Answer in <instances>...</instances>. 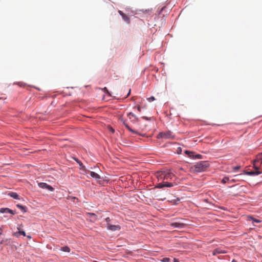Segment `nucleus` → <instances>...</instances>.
<instances>
[{"mask_svg": "<svg viewBox=\"0 0 262 262\" xmlns=\"http://www.w3.org/2000/svg\"><path fill=\"white\" fill-rule=\"evenodd\" d=\"M110 130L111 132H112L113 133H114L115 132V130L112 128V127H110Z\"/></svg>", "mask_w": 262, "mask_h": 262, "instance_id": "obj_34", "label": "nucleus"}, {"mask_svg": "<svg viewBox=\"0 0 262 262\" xmlns=\"http://www.w3.org/2000/svg\"><path fill=\"white\" fill-rule=\"evenodd\" d=\"M239 168V167H238V166L234 167V169L236 170H238Z\"/></svg>", "mask_w": 262, "mask_h": 262, "instance_id": "obj_37", "label": "nucleus"}, {"mask_svg": "<svg viewBox=\"0 0 262 262\" xmlns=\"http://www.w3.org/2000/svg\"><path fill=\"white\" fill-rule=\"evenodd\" d=\"M107 228L108 230H111L112 231H115L120 230L121 227L119 225H113L110 223H108Z\"/></svg>", "mask_w": 262, "mask_h": 262, "instance_id": "obj_8", "label": "nucleus"}, {"mask_svg": "<svg viewBox=\"0 0 262 262\" xmlns=\"http://www.w3.org/2000/svg\"><path fill=\"white\" fill-rule=\"evenodd\" d=\"M164 187H171L173 186V185L172 183L164 182Z\"/></svg>", "mask_w": 262, "mask_h": 262, "instance_id": "obj_22", "label": "nucleus"}, {"mask_svg": "<svg viewBox=\"0 0 262 262\" xmlns=\"http://www.w3.org/2000/svg\"><path fill=\"white\" fill-rule=\"evenodd\" d=\"M61 250L64 252H69L70 251V249L68 246H64L61 248Z\"/></svg>", "mask_w": 262, "mask_h": 262, "instance_id": "obj_20", "label": "nucleus"}, {"mask_svg": "<svg viewBox=\"0 0 262 262\" xmlns=\"http://www.w3.org/2000/svg\"><path fill=\"white\" fill-rule=\"evenodd\" d=\"M72 199L73 200H75V199L78 200V198H77L76 197H73V198H72Z\"/></svg>", "mask_w": 262, "mask_h": 262, "instance_id": "obj_39", "label": "nucleus"}, {"mask_svg": "<svg viewBox=\"0 0 262 262\" xmlns=\"http://www.w3.org/2000/svg\"><path fill=\"white\" fill-rule=\"evenodd\" d=\"M103 92H104V93H106V94H108L110 95V93H109V92H108V90L107 89V88H104L103 89Z\"/></svg>", "mask_w": 262, "mask_h": 262, "instance_id": "obj_28", "label": "nucleus"}, {"mask_svg": "<svg viewBox=\"0 0 262 262\" xmlns=\"http://www.w3.org/2000/svg\"><path fill=\"white\" fill-rule=\"evenodd\" d=\"M202 157V156L199 154L195 155L194 156L193 159H201Z\"/></svg>", "mask_w": 262, "mask_h": 262, "instance_id": "obj_25", "label": "nucleus"}, {"mask_svg": "<svg viewBox=\"0 0 262 262\" xmlns=\"http://www.w3.org/2000/svg\"><path fill=\"white\" fill-rule=\"evenodd\" d=\"M86 215L90 218V221L91 222H94L97 219V215L94 213H86Z\"/></svg>", "mask_w": 262, "mask_h": 262, "instance_id": "obj_11", "label": "nucleus"}, {"mask_svg": "<svg viewBox=\"0 0 262 262\" xmlns=\"http://www.w3.org/2000/svg\"><path fill=\"white\" fill-rule=\"evenodd\" d=\"M105 221L106 222L107 224L108 223H110V222L111 221V219H110V217H106V218L105 219Z\"/></svg>", "mask_w": 262, "mask_h": 262, "instance_id": "obj_30", "label": "nucleus"}, {"mask_svg": "<svg viewBox=\"0 0 262 262\" xmlns=\"http://www.w3.org/2000/svg\"><path fill=\"white\" fill-rule=\"evenodd\" d=\"M76 161L79 164L80 166L81 167V169H83V170H85V166L84 165H83L82 163L80 161H78V160H76Z\"/></svg>", "mask_w": 262, "mask_h": 262, "instance_id": "obj_23", "label": "nucleus"}, {"mask_svg": "<svg viewBox=\"0 0 262 262\" xmlns=\"http://www.w3.org/2000/svg\"><path fill=\"white\" fill-rule=\"evenodd\" d=\"M17 229L19 230L18 232H16L13 234L14 236H18L17 234L19 233L20 234L23 235V236H26V233L24 231H20V228L19 227H17Z\"/></svg>", "mask_w": 262, "mask_h": 262, "instance_id": "obj_17", "label": "nucleus"}, {"mask_svg": "<svg viewBox=\"0 0 262 262\" xmlns=\"http://www.w3.org/2000/svg\"><path fill=\"white\" fill-rule=\"evenodd\" d=\"M209 167V164L206 161H201L196 163L191 167V170L194 172H201L205 171Z\"/></svg>", "mask_w": 262, "mask_h": 262, "instance_id": "obj_1", "label": "nucleus"}, {"mask_svg": "<svg viewBox=\"0 0 262 262\" xmlns=\"http://www.w3.org/2000/svg\"><path fill=\"white\" fill-rule=\"evenodd\" d=\"M157 177L159 181L169 180H172L174 177V175L171 172L161 171L157 173Z\"/></svg>", "mask_w": 262, "mask_h": 262, "instance_id": "obj_2", "label": "nucleus"}, {"mask_svg": "<svg viewBox=\"0 0 262 262\" xmlns=\"http://www.w3.org/2000/svg\"><path fill=\"white\" fill-rule=\"evenodd\" d=\"M155 100V98L154 96H151L148 98H147V100L149 101V102H151L152 101H154Z\"/></svg>", "mask_w": 262, "mask_h": 262, "instance_id": "obj_26", "label": "nucleus"}, {"mask_svg": "<svg viewBox=\"0 0 262 262\" xmlns=\"http://www.w3.org/2000/svg\"><path fill=\"white\" fill-rule=\"evenodd\" d=\"M90 173L91 176L93 178H95L96 179H100V176L98 174L94 171H90Z\"/></svg>", "mask_w": 262, "mask_h": 262, "instance_id": "obj_15", "label": "nucleus"}, {"mask_svg": "<svg viewBox=\"0 0 262 262\" xmlns=\"http://www.w3.org/2000/svg\"><path fill=\"white\" fill-rule=\"evenodd\" d=\"M118 12L125 22L127 23H129V18L128 16H127L122 11L120 10H119Z\"/></svg>", "mask_w": 262, "mask_h": 262, "instance_id": "obj_12", "label": "nucleus"}, {"mask_svg": "<svg viewBox=\"0 0 262 262\" xmlns=\"http://www.w3.org/2000/svg\"><path fill=\"white\" fill-rule=\"evenodd\" d=\"M235 182V180L234 179H231V180L230 179V181H229V183H232V182Z\"/></svg>", "mask_w": 262, "mask_h": 262, "instance_id": "obj_35", "label": "nucleus"}, {"mask_svg": "<svg viewBox=\"0 0 262 262\" xmlns=\"http://www.w3.org/2000/svg\"><path fill=\"white\" fill-rule=\"evenodd\" d=\"M232 262H237V261H236V260H235V259H233V260H232Z\"/></svg>", "mask_w": 262, "mask_h": 262, "instance_id": "obj_40", "label": "nucleus"}, {"mask_svg": "<svg viewBox=\"0 0 262 262\" xmlns=\"http://www.w3.org/2000/svg\"><path fill=\"white\" fill-rule=\"evenodd\" d=\"M169 260H170V259L169 258L165 257V258H163L161 261L163 262H168V261H169Z\"/></svg>", "mask_w": 262, "mask_h": 262, "instance_id": "obj_27", "label": "nucleus"}, {"mask_svg": "<svg viewBox=\"0 0 262 262\" xmlns=\"http://www.w3.org/2000/svg\"><path fill=\"white\" fill-rule=\"evenodd\" d=\"M248 221H252L253 222L257 223H259L261 222L260 220L255 219V218L253 217L252 216H248Z\"/></svg>", "mask_w": 262, "mask_h": 262, "instance_id": "obj_16", "label": "nucleus"}, {"mask_svg": "<svg viewBox=\"0 0 262 262\" xmlns=\"http://www.w3.org/2000/svg\"><path fill=\"white\" fill-rule=\"evenodd\" d=\"M230 181V179L228 178V177H224L222 180V182L223 183H226L227 182H229V181Z\"/></svg>", "mask_w": 262, "mask_h": 262, "instance_id": "obj_24", "label": "nucleus"}, {"mask_svg": "<svg viewBox=\"0 0 262 262\" xmlns=\"http://www.w3.org/2000/svg\"><path fill=\"white\" fill-rule=\"evenodd\" d=\"M0 212L2 213H11L12 214H15L16 213L15 211L12 210H11L8 208H1L0 209Z\"/></svg>", "mask_w": 262, "mask_h": 262, "instance_id": "obj_10", "label": "nucleus"}, {"mask_svg": "<svg viewBox=\"0 0 262 262\" xmlns=\"http://www.w3.org/2000/svg\"><path fill=\"white\" fill-rule=\"evenodd\" d=\"M127 117L130 121L134 123L139 121V118L133 113L130 112L127 114Z\"/></svg>", "mask_w": 262, "mask_h": 262, "instance_id": "obj_7", "label": "nucleus"}, {"mask_svg": "<svg viewBox=\"0 0 262 262\" xmlns=\"http://www.w3.org/2000/svg\"><path fill=\"white\" fill-rule=\"evenodd\" d=\"M38 186L42 189H47L51 191L54 190V188L51 185L47 184L46 183H39Z\"/></svg>", "mask_w": 262, "mask_h": 262, "instance_id": "obj_6", "label": "nucleus"}, {"mask_svg": "<svg viewBox=\"0 0 262 262\" xmlns=\"http://www.w3.org/2000/svg\"><path fill=\"white\" fill-rule=\"evenodd\" d=\"M130 92V90L129 91V92H128V94H127V96L129 95Z\"/></svg>", "mask_w": 262, "mask_h": 262, "instance_id": "obj_42", "label": "nucleus"}, {"mask_svg": "<svg viewBox=\"0 0 262 262\" xmlns=\"http://www.w3.org/2000/svg\"><path fill=\"white\" fill-rule=\"evenodd\" d=\"M27 237H28V238H31V236H30V235H28V236H27Z\"/></svg>", "mask_w": 262, "mask_h": 262, "instance_id": "obj_41", "label": "nucleus"}, {"mask_svg": "<svg viewBox=\"0 0 262 262\" xmlns=\"http://www.w3.org/2000/svg\"><path fill=\"white\" fill-rule=\"evenodd\" d=\"M182 220H183V219H179V221L178 222L171 223L170 226L173 227V228H183L185 226L186 224L181 222V221Z\"/></svg>", "mask_w": 262, "mask_h": 262, "instance_id": "obj_4", "label": "nucleus"}, {"mask_svg": "<svg viewBox=\"0 0 262 262\" xmlns=\"http://www.w3.org/2000/svg\"><path fill=\"white\" fill-rule=\"evenodd\" d=\"M120 120L121 121L123 122V124L124 125V126H125V127L129 130L130 131V132L134 133V134H139L140 135L138 132L132 129L125 122V121L123 119V118H120Z\"/></svg>", "mask_w": 262, "mask_h": 262, "instance_id": "obj_9", "label": "nucleus"}, {"mask_svg": "<svg viewBox=\"0 0 262 262\" xmlns=\"http://www.w3.org/2000/svg\"><path fill=\"white\" fill-rule=\"evenodd\" d=\"M2 233H3V230L2 229V228H0V235H2Z\"/></svg>", "mask_w": 262, "mask_h": 262, "instance_id": "obj_38", "label": "nucleus"}, {"mask_svg": "<svg viewBox=\"0 0 262 262\" xmlns=\"http://www.w3.org/2000/svg\"><path fill=\"white\" fill-rule=\"evenodd\" d=\"M185 153L187 155H188V157L190 158H194V152L192 151H190L188 150H185Z\"/></svg>", "mask_w": 262, "mask_h": 262, "instance_id": "obj_18", "label": "nucleus"}, {"mask_svg": "<svg viewBox=\"0 0 262 262\" xmlns=\"http://www.w3.org/2000/svg\"><path fill=\"white\" fill-rule=\"evenodd\" d=\"M136 108H137V111L139 112H140L141 111V108L140 106H137Z\"/></svg>", "mask_w": 262, "mask_h": 262, "instance_id": "obj_31", "label": "nucleus"}, {"mask_svg": "<svg viewBox=\"0 0 262 262\" xmlns=\"http://www.w3.org/2000/svg\"><path fill=\"white\" fill-rule=\"evenodd\" d=\"M182 152V148L181 147H178L177 149V153L178 154H181Z\"/></svg>", "mask_w": 262, "mask_h": 262, "instance_id": "obj_29", "label": "nucleus"}, {"mask_svg": "<svg viewBox=\"0 0 262 262\" xmlns=\"http://www.w3.org/2000/svg\"><path fill=\"white\" fill-rule=\"evenodd\" d=\"M258 169H255V170L254 171H251L247 172V174L249 176H253V175H258L261 172L257 170Z\"/></svg>", "mask_w": 262, "mask_h": 262, "instance_id": "obj_14", "label": "nucleus"}, {"mask_svg": "<svg viewBox=\"0 0 262 262\" xmlns=\"http://www.w3.org/2000/svg\"><path fill=\"white\" fill-rule=\"evenodd\" d=\"M258 163H262V153L258 154L253 161V166L255 169H258V167L256 166Z\"/></svg>", "mask_w": 262, "mask_h": 262, "instance_id": "obj_5", "label": "nucleus"}, {"mask_svg": "<svg viewBox=\"0 0 262 262\" xmlns=\"http://www.w3.org/2000/svg\"><path fill=\"white\" fill-rule=\"evenodd\" d=\"M16 206L21 209L24 212H26L27 211L26 207L25 206H22L20 204H17Z\"/></svg>", "mask_w": 262, "mask_h": 262, "instance_id": "obj_19", "label": "nucleus"}, {"mask_svg": "<svg viewBox=\"0 0 262 262\" xmlns=\"http://www.w3.org/2000/svg\"><path fill=\"white\" fill-rule=\"evenodd\" d=\"M173 262H179V260L178 259L174 258L173 259Z\"/></svg>", "mask_w": 262, "mask_h": 262, "instance_id": "obj_36", "label": "nucleus"}, {"mask_svg": "<svg viewBox=\"0 0 262 262\" xmlns=\"http://www.w3.org/2000/svg\"><path fill=\"white\" fill-rule=\"evenodd\" d=\"M143 119H145V120H150V118H148L147 117H146V116H143L142 117Z\"/></svg>", "mask_w": 262, "mask_h": 262, "instance_id": "obj_32", "label": "nucleus"}, {"mask_svg": "<svg viewBox=\"0 0 262 262\" xmlns=\"http://www.w3.org/2000/svg\"><path fill=\"white\" fill-rule=\"evenodd\" d=\"M8 194L14 199L20 200V196L16 192H10L8 193Z\"/></svg>", "mask_w": 262, "mask_h": 262, "instance_id": "obj_13", "label": "nucleus"}, {"mask_svg": "<svg viewBox=\"0 0 262 262\" xmlns=\"http://www.w3.org/2000/svg\"><path fill=\"white\" fill-rule=\"evenodd\" d=\"M157 138H164V139H173L174 135L170 131H166L165 132H160L157 135Z\"/></svg>", "mask_w": 262, "mask_h": 262, "instance_id": "obj_3", "label": "nucleus"}, {"mask_svg": "<svg viewBox=\"0 0 262 262\" xmlns=\"http://www.w3.org/2000/svg\"><path fill=\"white\" fill-rule=\"evenodd\" d=\"M164 187V182L162 183H158L157 186H156V188H162Z\"/></svg>", "mask_w": 262, "mask_h": 262, "instance_id": "obj_21", "label": "nucleus"}, {"mask_svg": "<svg viewBox=\"0 0 262 262\" xmlns=\"http://www.w3.org/2000/svg\"><path fill=\"white\" fill-rule=\"evenodd\" d=\"M17 84L21 87L25 86V84L20 82L18 83Z\"/></svg>", "mask_w": 262, "mask_h": 262, "instance_id": "obj_33", "label": "nucleus"}]
</instances>
